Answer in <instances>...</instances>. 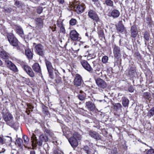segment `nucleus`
<instances>
[{"label":"nucleus","mask_w":154,"mask_h":154,"mask_svg":"<svg viewBox=\"0 0 154 154\" xmlns=\"http://www.w3.org/2000/svg\"><path fill=\"white\" fill-rule=\"evenodd\" d=\"M3 117L7 125L14 128L16 126L17 124L14 122L13 117L10 113L7 112L3 114Z\"/></svg>","instance_id":"obj_1"},{"label":"nucleus","mask_w":154,"mask_h":154,"mask_svg":"<svg viewBox=\"0 0 154 154\" xmlns=\"http://www.w3.org/2000/svg\"><path fill=\"white\" fill-rule=\"evenodd\" d=\"M79 140L81 139V136L77 132H75L73 136L69 138L68 141L73 148L76 147L78 145V142L77 139Z\"/></svg>","instance_id":"obj_2"},{"label":"nucleus","mask_w":154,"mask_h":154,"mask_svg":"<svg viewBox=\"0 0 154 154\" xmlns=\"http://www.w3.org/2000/svg\"><path fill=\"white\" fill-rule=\"evenodd\" d=\"M88 15L90 19L96 22H99L100 20L97 13L94 10L90 9L88 10Z\"/></svg>","instance_id":"obj_3"},{"label":"nucleus","mask_w":154,"mask_h":154,"mask_svg":"<svg viewBox=\"0 0 154 154\" xmlns=\"http://www.w3.org/2000/svg\"><path fill=\"white\" fill-rule=\"evenodd\" d=\"M48 71L50 77L52 79L53 78V69L51 63L47 59L45 60Z\"/></svg>","instance_id":"obj_4"},{"label":"nucleus","mask_w":154,"mask_h":154,"mask_svg":"<svg viewBox=\"0 0 154 154\" xmlns=\"http://www.w3.org/2000/svg\"><path fill=\"white\" fill-rule=\"evenodd\" d=\"M8 41L11 45L13 46H17L18 45V40L12 34H8L7 36Z\"/></svg>","instance_id":"obj_5"},{"label":"nucleus","mask_w":154,"mask_h":154,"mask_svg":"<svg viewBox=\"0 0 154 154\" xmlns=\"http://www.w3.org/2000/svg\"><path fill=\"white\" fill-rule=\"evenodd\" d=\"M35 50L36 53L41 56H43L45 53L44 47L41 44L36 45L35 47Z\"/></svg>","instance_id":"obj_6"},{"label":"nucleus","mask_w":154,"mask_h":154,"mask_svg":"<svg viewBox=\"0 0 154 154\" xmlns=\"http://www.w3.org/2000/svg\"><path fill=\"white\" fill-rule=\"evenodd\" d=\"M80 63L83 67L88 71L91 72L93 70V68L86 60L81 59Z\"/></svg>","instance_id":"obj_7"},{"label":"nucleus","mask_w":154,"mask_h":154,"mask_svg":"<svg viewBox=\"0 0 154 154\" xmlns=\"http://www.w3.org/2000/svg\"><path fill=\"white\" fill-rule=\"evenodd\" d=\"M95 82L97 85L100 88L104 89L107 87V84L106 82L100 78L97 79L95 80Z\"/></svg>","instance_id":"obj_8"},{"label":"nucleus","mask_w":154,"mask_h":154,"mask_svg":"<svg viewBox=\"0 0 154 154\" xmlns=\"http://www.w3.org/2000/svg\"><path fill=\"white\" fill-rule=\"evenodd\" d=\"M112 47L114 57L116 58H119L121 55L120 48L115 45H113Z\"/></svg>","instance_id":"obj_9"},{"label":"nucleus","mask_w":154,"mask_h":154,"mask_svg":"<svg viewBox=\"0 0 154 154\" xmlns=\"http://www.w3.org/2000/svg\"><path fill=\"white\" fill-rule=\"evenodd\" d=\"M48 140V137L45 134H42L39 136V140L37 141V144L39 146H41L42 144V142H46Z\"/></svg>","instance_id":"obj_10"},{"label":"nucleus","mask_w":154,"mask_h":154,"mask_svg":"<svg viewBox=\"0 0 154 154\" xmlns=\"http://www.w3.org/2000/svg\"><path fill=\"white\" fill-rule=\"evenodd\" d=\"M127 74L131 78H136L137 75L136 68L133 66L131 67L130 69L127 70Z\"/></svg>","instance_id":"obj_11"},{"label":"nucleus","mask_w":154,"mask_h":154,"mask_svg":"<svg viewBox=\"0 0 154 154\" xmlns=\"http://www.w3.org/2000/svg\"><path fill=\"white\" fill-rule=\"evenodd\" d=\"M43 20V19L40 17L37 18L35 19V27L37 29H41L43 27L44 24Z\"/></svg>","instance_id":"obj_12"},{"label":"nucleus","mask_w":154,"mask_h":154,"mask_svg":"<svg viewBox=\"0 0 154 154\" xmlns=\"http://www.w3.org/2000/svg\"><path fill=\"white\" fill-rule=\"evenodd\" d=\"M90 136L97 140L101 139V137L97 132L92 130H90L88 131Z\"/></svg>","instance_id":"obj_13"},{"label":"nucleus","mask_w":154,"mask_h":154,"mask_svg":"<svg viewBox=\"0 0 154 154\" xmlns=\"http://www.w3.org/2000/svg\"><path fill=\"white\" fill-rule=\"evenodd\" d=\"M82 81V77L80 75L76 74L74 81V85L76 86H80Z\"/></svg>","instance_id":"obj_14"},{"label":"nucleus","mask_w":154,"mask_h":154,"mask_svg":"<svg viewBox=\"0 0 154 154\" xmlns=\"http://www.w3.org/2000/svg\"><path fill=\"white\" fill-rule=\"evenodd\" d=\"M79 35V34L75 30H71L69 33V36L71 39L74 41L78 39Z\"/></svg>","instance_id":"obj_15"},{"label":"nucleus","mask_w":154,"mask_h":154,"mask_svg":"<svg viewBox=\"0 0 154 154\" xmlns=\"http://www.w3.org/2000/svg\"><path fill=\"white\" fill-rule=\"evenodd\" d=\"M116 29L118 32L120 33L123 32L125 30L124 26L122 23V20L119 21L116 25Z\"/></svg>","instance_id":"obj_16"},{"label":"nucleus","mask_w":154,"mask_h":154,"mask_svg":"<svg viewBox=\"0 0 154 154\" xmlns=\"http://www.w3.org/2000/svg\"><path fill=\"white\" fill-rule=\"evenodd\" d=\"M5 63L7 64V66L11 70L14 72H17L18 69L16 66L11 61L8 60H6Z\"/></svg>","instance_id":"obj_17"},{"label":"nucleus","mask_w":154,"mask_h":154,"mask_svg":"<svg viewBox=\"0 0 154 154\" xmlns=\"http://www.w3.org/2000/svg\"><path fill=\"white\" fill-rule=\"evenodd\" d=\"M110 15L109 16L112 17L113 18H118L120 15L119 11L116 9H113L111 11L110 13H109Z\"/></svg>","instance_id":"obj_18"},{"label":"nucleus","mask_w":154,"mask_h":154,"mask_svg":"<svg viewBox=\"0 0 154 154\" xmlns=\"http://www.w3.org/2000/svg\"><path fill=\"white\" fill-rule=\"evenodd\" d=\"M138 33L137 28L135 26H133L131 27V36L133 38H135L137 36Z\"/></svg>","instance_id":"obj_19"},{"label":"nucleus","mask_w":154,"mask_h":154,"mask_svg":"<svg viewBox=\"0 0 154 154\" xmlns=\"http://www.w3.org/2000/svg\"><path fill=\"white\" fill-rule=\"evenodd\" d=\"M85 106L86 107L91 111L94 110L95 109L94 103L90 101L86 102L85 103Z\"/></svg>","instance_id":"obj_20"},{"label":"nucleus","mask_w":154,"mask_h":154,"mask_svg":"<svg viewBox=\"0 0 154 154\" xmlns=\"http://www.w3.org/2000/svg\"><path fill=\"white\" fill-rule=\"evenodd\" d=\"M83 149L87 154H94L95 152L97 153V151L95 150L90 149L88 146H85Z\"/></svg>","instance_id":"obj_21"},{"label":"nucleus","mask_w":154,"mask_h":154,"mask_svg":"<svg viewBox=\"0 0 154 154\" xmlns=\"http://www.w3.org/2000/svg\"><path fill=\"white\" fill-rule=\"evenodd\" d=\"M85 8L84 5H79L76 7V11L78 14L82 13L84 11Z\"/></svg>","instance_id":"obj_22"},{"label":"nucleus","mask_w":154,"mask_h":154,"mask_svg":"<svg viewBox=\"0 0 154 154\" xmlns=\"http://www.w3.org/2000/svg\"><path fill=\"white\" fill-rule=\"evenodd\" d=\"M44 132L45 133L48 134L53 140L56 141V138L51 130L45 129Z\"/></svg>","instance_id":"obj_23"},{"label":"nucleus","mask_w":154,"mask_h":154,"mask_svg":"<svg viewBox=\"0 0 154 154\" xmlns=\"http://www.w3.org/2000/svg\"><path fill=\"white\" fill-rule=\"evenodd\" d=\"M32 68L34 71L37 72H41V68L38 63H35L32 66Z\"/></svg>","instance_id":"obj_24"},{"label":"nucleus","mask_w":154,"mask_h":154,"mask_svg":"<svg viewBox=\"0 0 154 154\" xmlns=\"http://www.w3.org/2000/svg\"><path fill=\"white\" fill-rule=\"evenodd\" d=\"M0 57L4 59H8L9 56L5 51H0Z\"/></svg>","instance_id":"obj_25"},{"label":"nucleus","mask_w":154,"mask_h":154,"mask_svg":"<svg viewBox=\"0 0 154 154\" xmlns=\"http://www.w3.org/2000/svg\"><path fill=\"white\" fill-rule=\"evenodd\" d=\"M122 104L124 107H128L129 103V100L126 97H122Z\"/></svg>","instance_id":"obj_26"},{"label":"nucleus","mask_w":154,"mask_h":154,"mask_svg":"<svg viewBox=\"0 0 154 154\" xmlns=\"http://www.w3.org/2000/svg\"><path fill=\"white\" fill-rule=\"evenodd\" d=\"M16 29L17 32L22 37L23 35V32L22 28L20 26H16Z\"/></svg>","instance_id":"obj_27"},{"label":"nucleus","mask_w":154,"mask_h":154,"mask_svg":"<svg viewBox=\"0 0 154 154\" xmlns=\"http://www.w3.org/2000/svg\"><path fill=\"white\" fill-rule=\"evenodd\" d=\"M93 64V68L95 70L99 71L100 69V65L97 62L94 61L92 62Z\"/></svg>","instance_id":"obj_28"},{"label":"nucleus","mask_w":154,"mask_h":154,"mask_svg":"<svg viewBox=\"0 0 154 154\" xmlns=\"http://www.w3.org/2000/svg\"><path fill=\"white\" fill-rule=\"evenodd\" d=\"M25 54L29 59H32V54L31 50L28 49L25 50Z\"/></svg>","instance_id":"obj_29"},{"label":"nucleus","mask_w":154,"mask_h":154,"mask_svg":"<svg viewBox=\"0 0 154 154\" xmlns=\"http://www.w3.org/2000/svg\"><path fill=\"white\" fill-rule=\"evenodd\" d=\"M31 140L32 145L33 146H36V145L37 144V141H38L35 134L34 133L32 134L31 136Z\"/></svg>","instance_id":"obj_30"},{"label":"nucleus","mask_w":154,"mask_h":154,"mask_svg":"<svg viewBox=\"0 0 154 154\" xmlns=\"http://www.w3.org/2000/svg\"><path fill=\"white\" fill-rule=\"evenodd\" d=\"M105 3L108 6L112 7L113 8H115L113 6V2L111 0H105Z\"/></svg>","instance_id":"obj_31"},{"label":"nucleus","mask_w":154,"mask_h":154,"mask_svg":"<svg viewBox=\"0 0 154 154\" xmlns=\"http://www.w3.org/2000/svg\"><path fill=\"white\" fill-rule=\"evenodd\" d=\"M79 99L81 101L84 100L86 97V95L85 93L79 94L77 96Z\"/></svg>","instance_id":"obj_32"},{"label":"nucleus","mask_w":154,"mask_h":154,"mask_svg":"<svg viewBox=\"0 0 154 154\" xmlns=\"http://www.w3.org/2000/svg\"><path fill=\"white\" fill-rule=\"evenodd\" d=\"M143 97L145 99L149 100L151 97V95L149 93L145 92L143 94Z\"/></svg>","instance_id":"obj_33"},{"label":"nucleus","mask_w":154,"mask_h":154,"mask_svg":"<svg viewBox=\"0 0 154 154\" xmlns=\"http://www.w3.org/2000/svg\"><path fill=\"white\" fill-rule=\"evenodd\" d=\"M114 108L116 110L121 109L122 106L121 104L119 103H116L114 105Z\"/></svg>","instance_id":"obj_34"},{"label":"nucleus","mask_w":154,"mask_h":154,"mask_svg":"<svg viewBox=\"0 0 154 154\" xmlns=\"http://www.w3.org/2000/svg\"><path fill=\"white\" fill-rule=\"evenodd\" d=\"M16 144L18 145L19 146H21L23 145V140L21 139H18L16 140Z\"/></svg>","instance_id":"obj_35"},{"label":"nucleus","mask_w":154,"mask_h":154,"mask_svg":"<svg viewBox=\"0 0 154 154\" xmlns=\"http://www.w3.org/2000/svg\"><path fill=\"white\" fill-rule=\"evenodd\" d=\"M144 37L146 41H149L150 38L149 33L146 31L145 32L144 34Z\"/></svg>","instance_id":"obj_36"},{"label":"nucleus","mask_w":154,"mask_h":154,"mask_svg":"<svg viewBox=\"0 0 154 154\" xmlns=\"http://www.w3.org/2000/svg\"><path fill=\"white\" fill-rule=\"evenodd\" d=\"M145 151L144 152V154H154V149H146Z\"/></svg>","instance_id":"obj_37"},{"label":"nucleus","mask_w":154,"mask_h":154,"mask_svg":"<svg viewBox=\"0 0 154 154\" xmlns=\"http://www.w3.org/2000/svg\"><path fill=\"white\" fill-rule=\"evenodd\" d=\"M42 111L44 114L46 115L48 114V108L44 105L42 106Z\"/></svg>","instance_id":"obj_38"},{"label":"nucleus","mask_w":154,"mask_h":154,"mask_svg":"<svg viewBox=\"0 0 154 154\" xmlns=\"http://www.w3.org/2000/svg\"><path fill=\"white\" fill-rule=\"evenodd\" d=\"M98 34L99 37H100L101 39L104 37V34L103 31L102 30H100L98 31Z\"/></svg>","instance_id":"obj_39"},{"label":"nucleus","mask_w":154,"mask_h":154,"mask_svg":"<svg viewBox=\"0 0 154 154\" xmlns=\"http://www.w3.org/2000/svg\"><path fill=\"white\" fill-rule=\"evenodd\" d=\"M23 68L26 73L32 69L30 66L26 65H24L23 66Z\"/></svg>","instance_id":"obj_40"},{"label":"nucleus","mask_w":154,"mask_h":154,"mask_svg":"<svg viewBox=\"0 0 154 154\" xmlns=\"http://www.w3.org/2000/svg\"><path fill=\"white\" fill-rule=\"evenodd\" d=\"M23 139L24 140V145H25L26 144H27L28 143L29 139L27 136L26 135H24L23 136Z\"/></svg>","instance_id":"obj_41"},{"label":"nucleus","mask_w":154,"mask_h":154,"mask_svg":"<svg viewBox=\"0 0 154 154\" xmlns=\"http://www.w3.org/2000/svg\"><path fill=\"white\" fill-rule=\"evenodd\" d=\"M15 47H16L17 49L19 51H21L22 52H23L24 51L23 48H24V46L23 45H21L20 46H19L17 45V46H16Z\"/></svg>","instance_id":"obj_42"},{"label":"nucleus","mask_w":154,"mask_h":154,"mask_svg":"<svg viewBox=\"0 0 154 154\" xmlns=\"http://www.w3.org/2000/svg\"><path fill=\"white\" fill-rule=\"evenodd\" d=\"M27 73L31 77L33 78L35 76V74L32 69L30 70Z\"/></svg>","instance_id":"obj_43"},{"label":"nucleus","mask_w":154,"mask_h":154,"mask_svg":"<svg viewBox=\"0 0 154 154\" xmlns=\"http://www.w3.org/2000/svg\"><path fill=\"white\" fill-rule=\"evenodd\" d=\"M108 60V57L106 56L103 57L102 59V61L103 63H105L107 62Z\"/></svg>","instance_id":"obj_44"},{"label":"nucleus","mask_w":154,"mask_h":154,"mask_svg":"<svg viewBox=\"0 0 154 154\" xmlns=\"http://www.w3.org/2000/svg\"><path fill=\"white\" fill-rule=\"evenodd\" d=\"M76 22V20L74 19H71L69 21V24L72 26L75 25Z\"/></svg>","instance_id":"obj_45"},{"label":"nucleus","mask_w":154,"mask_h":154,"mask_svg":"<svg viewBox=\"0 0 154 154\" xmlns=\"http://www.w3.org/2000/svg\"><path fill=\"white\" fill-rule=\"evenodd\" d=\"M148 114L150 116L154 115V107L152 108L149 111Z\"/></svg>","instance_id":"obj_46"},{"label":"nucleus","mask_w":154,"mask_h":154,"mask_svg":"<svg viewBox=\"0 0 154 154\" xmlns=\"http://www.w3.org/2000/svg\"><path fill=\"white\" fill-rule=\"evenodd\" d=\"M6 139L0 137V144L3 145L5 143Z\"/></svg>","instance_id":"obj_47"},{"label":"nucleus","mask_w":154,"mask_h":154,"mask_svg":"<svg viewBox=\"0 0 154 154\" xmlns=\"http://www.w3.org/2000/svg\"><path fill=\"white\" fill-rule=\"evenodd\" d=\"M43 11L42 8L41 7H38L37 9V12L38 13L40 14Z\"/></svg>","instance_id":"obj_48"},{"label":"nucleus","mask_w":154,"mask_h":154,"mask_svg":"<svg viewBox=\"0 0 154 154\" xmlns=\"http://www.w3.org/2000/svg\"><path fill=\"white\" fill-rule=\"evenodd\" d=\"M60 32L63 34H65L66 32V31L64 27L63 26L60 27Z\"/></svg>","instance_id":"obj_49"},{"label":"nucleus","mask_w":154,"mask_h":154,"mask_svg":"<svg viewBox=\"0 0 154 154\" xmlns=\"http://www.w3.org/2000/svg\"><path fill=\"white\" fill-rule=\"evenodd\" d=\"M57 24L59 27H61L63 26L62 25V22L59 21L58 20L57 21Z\"/></svg>","instance_id":"obj_50"},{"label":"nucleus","mask_w":154,"mask_h":154,"mask_svg":"<svg viewBox=\"0 0 154 154\" xmlns=\"http://www.w3.org/2000/svg\"><path fill=\"white\" fill-rule=\"evenodd\" d=\"M14 5L16 6L19 7L20 6V2L19 1L17 0H15Z\"/></svg>","instance_id":"obj_51"},{"label":"nucleus","mask_w":154,"mask_h":154,"mask_svg":"<svg viewBox=\"0 0 154 154\" xmlns=\"http://www.w3.org/2000/svg\"><path fill=\"white\" fill-rule=\"evenodd\" d=\"M8 139V141L7 142L8 143L11 142L12 141V138L11 137H9L8 136H5Z\"/></svg>","instance_id":"obj_52"},{"label":"nucleus","mask_w":154,"mask_h":154,"mask_svg":"<svg viewBox=\"0 0 154 154\" xmlns=\"http://www.w3.org/2000/svg\"><path fill=\"white\" fill-rule=\"evenodd\" d=\"M128 90L129 91L131 92H133L134 90L133 88L131 86H130L129 87Z\"/></svg>","instance_id":"obj_53"},{"label":"nucleus","mask_w":154,"mask_h":154,"mask_svg":"<svg viewBox=\"0 0 154 154\" xmlns=\"http://www.w3.org/2000/svg\"><path fill=\"white\" fill-rule=\"evenodd\" d=\"M54 27H50V28L52 30V31L54 32L56 30V25H54Z\"/></svg>","instance_id":"obj_54"},{"label":"nucleus","mask_w":154,"mask_h":154,"mask_svg":"<svg viewBox=\"0 0 154 154\" xmlns=\"http://www.w3.org/2000/svg\"><path fill=\"white\" fill-rule=\"evenodd\" d=\"M54 154H59V150L57 149H55L54 150Z\"/></svg>","instance_id":"obj_55"},{"label":"nucleus","mask_w":154,"mask_h":154,"mask_svg":"<svg viewBox=\"0 0 154 154\" xmlns=\"http://www.w3.org/2000/svg\"><path fill=\"white\" fill-rule=\"evenodd\" d=\"M57 0V1L60 4H63L64 2V0Z\"/></svg>","instance_id":"obj_56"},{"label":"nucleus","mask_w":154,"mask_h":154,"mask_svg":"<svg viewBox=\"0 0 154 154\" xmlns=\"http://www.w3.org/2000/svg\"><path fill=\"white\" fill-rule=\"evenodd\" d=\"M0 66L3 67L4 66L3 62L0 59Z\"/></svg>","instance_id":"obj_57"},{"label":"nucleus","mask_w":154,"mask_h":154,"mask_svg":"<svg viewBox=\"0 0 154 154\" xmlns=\"http://www.w3.org/2000/svg\"><path fill=\"white\" fill-rule=\"evenodd\" d=\"M28 107L30 109H32L34 107L33 106H32L31 105H29L28 106Z\"/></svg>","instance_id":"obj_58"},{"label":"nucleus","mask_w":154,"mask_h":154,"mask_svg":"<svg viewBox=\"0 0 154 154\" xmlns=\"http://www.w3.org/2000/svg\"><path fill=\"white\" fill-rule=\"evenodd\" d=\"M91 57V56H88L87 57V60H90V59H92L93 58V57H92V58Z\"/></svg>","instance_id":"obj_59"},{"label":"nucleus","mask_w":154,"mask_h":154,"mask_svg":"<svg viewBox=\"0 0 154 154\" xmlns=\"http://www.w3.org/2000/svg\"><path fill=\"white\" fill-rule=\"evenodd\" d=\"M5 149L4 148H2V150L0 151V153L4 152H5Z\"/></svg>","instance_id":"obj_60"},{"label":"nucleus","mask_w":154,"mask_h":154,"mask_svg":"<svg viewBox=\"0 0 154 154\" xmlns=\"http://www.w3.org/2000/svg\"><path fill=\"white\" fill-rule=\"evenodd\" d=\"M30 154H35V153L34 151L32 150L30 152Z\"/></svg>","instance_id":"obj_61"},{"label":"nucleus","mask_w":154,"mask_h":154,"mask_svg":"<svg viewBox=\"0 0 154 154\" xmlns=\"http://www.w3.org/2000/svg\"><path fill=\"white\" fill-rule=\"evenodd\" d=\"M87 52L88 53V56H91V54L90 53V50L88 51H87Z\"/></svg>","instance_id":"obj_62"},{"label":"nucleus","mask_w":154,"mask_h":154,"mask_svg":"<svg viewBox=\"0 0 154 154\" xmlns=\"http://www.w3.org/2000/svg\"><path fill=\"white\" fill-rule=\"evenodd\" d=\"M79 93H80V94L85 93L83 91H82V90L80 91Z\"/></svg>","instance_id":"obj_63"},{"label":"nucleus","mask_w":154,"mask_h":154,"mask_svg":"<svg viewBox=\"0 0 154 154\" xmlns=\"http://www.w3.org/2000/svg\"><path fill=\"white\" fill-rule=\"evenodd\" d=\"M93 2H96L98 1V0H92Z\"/></svg>","instance_id":"obj_64"}]
</instances>
